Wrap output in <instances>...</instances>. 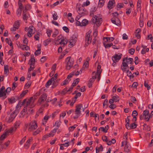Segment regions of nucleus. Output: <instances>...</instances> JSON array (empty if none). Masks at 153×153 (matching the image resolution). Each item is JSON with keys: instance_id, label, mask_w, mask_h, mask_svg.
Instances as JSON below:
<instances>
[{"instance_id": "1", "label": "nucleus", "mask_w": 153, "mask_h": 153, "mask_svg": "<svg viewBox=\"0 0 153 153\" xmlns=\"http://www.w3.org/2000/svg\"><path fill=\"white\" fill-rule=\"evenodd\" d=\"M35 99H34L33 97H30L26 102V105L24 107L22 112H25L27 109V108H32L34 107L35 105L33 104L35 101Z\"/></svg>"}, {"instance_id": "2", "label": "nucleus", "mask_w": 153, "mask_h": 153, "mask_svg": "<svg viewBox=\"0 0 153 153\" xmlns=\"http://www.w3.org/2000/svg\"><path fill=\"white\" fill-rule=\"evenodd\" d=\"M91 21L93 23L96 24L97 26L99 27L102 22V19L100 15L97 14L92 18Z\"/></svg>"}, {"instance_id": "3", "label": "nucleus", "mask_w": 153, "mask_h": 153, "mask_svg": "<svg viewBox=\"0 0 153 153\" xmlns=\"http://www.w3.org/2000/svg\"><path fill=\"white\" fill-rule=\"evenodd\" d=\"M82 107V104H80L76 106L75 111V115L73 117L74 119H77L81 115V112L80 110H81Z\"/></svg>"}, {"instance_id": "4", "label": "nucleus", "mask_w": 153, "mask_h": 153, "mask_svg": "<svg viewBox=\"0 0 153 153\" xmlns=\"http://www.w3.org/2000/svg\"><path fill=\"white\" fill-rule=\"evenodd\" d=\"M80 5L81 4H76V7L78 9L77 12L79 15H81V16H84L86 13L87 11L84 8V6H82V5L80 6Z\"/></svg>"}, {"instance_id": "5", "label": "nucleus", "mask_w": 153, "mask_h": 153, "mask_svg": "<svg viewBox=\"0 0 153 153\" xmlns=\"http://www.w3.org/2000/svg\"><path fill=\"white\" fill-rule=\"evenodd\" d=\"M65 61L67 62L66 69L69 70L73 66L74 61L71 57H68L66 58Z\"/></svg>"}, {"instance_id": "6", "label": "nucleus", "mask_w": 153, "mask_h": 153, "mask_svg": "<svg viewBox=\"0 0 153 153\" xmlns=\"http://www.w3.org/2000/svg\"><path fill=\"white\" fill-rule=\"evenodd\" d=\"M77 40V36L76 35H73L69 39V46L70 47H72L74 46Z\"/></svg>"}, {"instance_id": "7", "label": "nucleus", "mask_w": 153, "mask_h": 153, "mask_svg": "<svg viewBox=\"0 0 153 153\" xmlns=\"http://www.w3.org/2000/svg\"><path fill=\"white\" fill-rule=\"evenodd\" d=\"M91 32L89 31L86 34L85 41L86 42L85 45L88 46V45L91 42L92 39V36H91Z\"/></svg>"}, {"instance_id": "8", "label": "nucleus", "mask_w": 153, "mask_h": 153, "mask_svg": "<svg viewBox=\"0 0 153 153\" xmlns=\"http://www.w3.org/2000/svg\"><path fill=\"white\" fill-rule=\"evenodd\" d=\"M37 127L36 122L35 120L32 121L30 123L28 130L30 131H32L36 129Z\"/></svg>"}, {"instance_id": "9", "label": "nucleus", "mask_w": 153, "mask_h": 153, "mask_svg": "<svg viewBox=\"0 0 153 153\" xmlns=\"http://www.w3.org/2000/svg\"><path fill=\"white\" fill-rule=\"evenodd\" d=\"M21 123L20 121L18 120L16 121L14 124V127H11L7 131L8 133H12L15 131L17 128L19 126Z\"/></svg>"}, {"instance_id": "10", "label": "nucleus", "mask_w": 153, "mask_h": 153, "mask_svg": "<svg viewBox=\"0 0 153 153\" xmlns=\"http://www.w3.org/2000/svg\"><path fill=\"white\" fill-rule=\"evenodd\" d=\"M47 97V95L46 93H44L40 96L39 98L38 102L40 104L43 103L46 100Z\"/></svg>"}, {"instance_id": "11", "label": "nucleus", "mask_w": 153, "mask_h": 153, "mask_svg": "<svg viewBox=\"0 0 153 153\" xmlns=\"http://www.w3.org/2000/svg\"><path fill=\"white\" fill-rule=\"evenodd\" d=\"M119 55H118L117 54H115L114 55L112 56V59L113 62H118L122 56V54L119 53Z\"/></svg>"}, {"instance_id": "12", "label": "nucleus", "mask_w": 153, "mask_h": 153, "mask_svg": "<svg viewBox=\"0 0 153 153\" xmlns=\"http://www.w3.org/2000/svg\"><path fill=\"white\" fill-rule=\"evenodd\" d=\"M111 21L112 23L117 26L120 25V21L117 17H114L112 18L111 19Z\"/></svg>"}, {"instance_id": "13", "label": "nucleus", "mask_w": 153, "mask_h": 153, "mask_svg": "<svg viewBox=\"0 0 153 153\" xmlns=\"http://www.w3.org/2000/svg\"><path fill=\"white\" fill-rule=\"evenodd\" d=\"M33 28H34L33 27L32 25L29 27L30 30H29V31L27 33V36L29 37H31L32 35L34 33V32L33 31Z\"/></svg>"}, {"instance_id": "14", "label": "nucleus", "mask_w": 153, "mask_h": 153, "mask_svg": "<svg viewBox=\"0 0 153 153\" xmlns=\"http://www.w3.org/2000/svg\"><path fill=\"white\" fill-rule=\"evenodd\" d=\"M5 88L4 86H2L0 88V97H4L6 95Z\"/></svg>"}, {"instance_id": "15", "label": "nucleus", "mask_w": 153, "mask_h": 153, "mask_svg": "<svg viewBox=\"0 0 153 153\" xmlns=\"http://www.w3.org/2000/svg\"><path fill=\"white\" fill-rule=\"evenodd\" d=\"M96 76H93L92 78H91L89 80L88 83V86L89 88H90L91 87L92 83L94 81Z\"/></svg>"}, {"instance_id": "16", "label": "nucleus", "mask_w": 153, "mask_h": 153, "mask_svg": "<svg viewBox=\"0 0 153 153\" xmlns=\"http://www.w3.org/2000/svg\"><path fill=\"white\" fill-rule=\"evenodd\" d=\"M115 2L114 1L110 0L108 4L107 7L110 10L114 7V4Z\"/></svg>"}, {"instance_id": "17", "label": "nucleus", "mask_w": 153, "mask_h": 153, "mask_svg": "<svg viewBox=\"0 0 153 153\" xmlns=\"http://www.w3.org/2000/svg\"><path fill=\"white\" fill-rule=\"evenodd\" d=\"M19 47L23 50L27 51L29 49V48L28 46L24 45L19 44Z\"/></svg>"}, {"instance_id": "18", "label": "nucleus", "mask_w": 153, "mask_h": 153, "mask_svg": "<svg viewBox=\"0 0 153 153\" xmlns=\"http://www.w3.org/2000/svg\"><path fill=\"white\" fill-rule=\"evenodd\" d=\"M18 113V111L17 110H15L10 115V118H12L13 119H14L16 115Z\"/></svg>"}, {"instance_id": "19", "label": "nucleus", "mask_w": 153, "mask_h": 153, "mask_svg": "<svg viewBox=\"0 0 153 153\" xmlns=\"http://www.w3.org/2000/svg\"><path fill=\"white\" fill-rule=\"evenodd\" d=\"M55 80H56V79L54 77L51 78L50 79L53 83V85L52 87V88H54L57 85V83H56V82H55Z\"/></svg>"}, {"instance_id": "20", "label": "nucleus", "mask_w": 153, "mask_h": 153, "mask_svg": "<svg viewBox=\"0 0 153 153\" xmlns=\"http://www.w3.org/2000/svg\"><path fill=\"white\" fill-rule=\"evenodd\" d=\"M19 8L18 9L22 10L24 8V7L22 4V2L20 0H19L18 2Z\"/></svg>"}, {"instance_id": "21", "label": "nucleus", "mask_w": 153, "mask_h": 153, "mask_svg": "<svg viewBox=\"0 0 153 153\" xmlns=\"http://www.w3.org/2000/svg\"><path fill=\"white\" fill-rule=\"evenodd\" d=\"M130 117L129 116H128L127 117V119H128V121H127V120H126V122L127 123L126 125V128L128 129H131V125H130L129 123V119L128 118V117Z\"/></svg>"}, {"instance_id": "22", "label": "nucleus", "mask_w": 153, "mask_h": 153, "mask_svg": "<svg viewBox=\"0 0 153 153\" xmlns=\"http://www.w3.org/2000/svg\"><path fill=\"white\" fill-rule=\"evenodd\" d=\"M28 92L27 90H26L25 91H23L22 93L20 94L19 97V99H21L23 98L26 94V93Z\"/></svg>"}, {"instance_id": "23", "label": "nucleus", "mask_w": 153, "mask_h": 153, "mask_svg": "<svg viewBox=\"0 0 153 153\" xmlns=\"http://www.w3.org/2000/svg\"><path fill=\"white\" fill-rule=\"evenodd\" d=\"M125 60L126 61V63H127V64H131L133 63V59L131 58H128L127 57V58L125 59Z\"/></svg>"}, {"instance_id": "24", "label": "nucleus", "mask_w": 153, "mask_h": 153, "mask_svg": "<svg viewBox=\"0 0 153 153\" xmlns=\"http://www.w3.org/2000/svg\"><path fill=\"white\" fill-rule=\"evenodd\" d=\"M131 147L129 145H128L127 143L126 146V147L124 149V151L127 153L128 152L130 151Z\"/></svg>"}, {"instance_id": "25", "label": "nucleus", "mask_w": 153, "mask_h": 153, "mask_svg": "<svg viewBox=\"0 0 153 153\" xmlns=\"http://www.w3.org/2000/svg\"><path fill=\"white\" fill-rule=\"evenodd\" d=\"M57 129L58 128H55L53 130H52L49 134V137H53Z\"/></svg>"}, {"instance_id": "26", "label": "nucleus", "mask_w": 153, "mask_h": 153, "mask_svg": "<svg viewBox=\"0 0 153 153\" xmlns=\"http://www.w3.org/2000/svg\"><path fill=\"white\" fill-rule=\"evenodd\" d=\"M16 100V99L13 97H12L8 99V101L11 104L14 103Z\"/></svg>"}, {"instance_id": "27", "label": "nucleus", "mask_w": 153, "mask_h": 153, "mask_svg": "<svg viewBox=\"0 0 153 153\" xmlns=\"http://www.w3.org/2000/svg\"><path fill=\"white\" fill-rule=\"evenodd\" d=\"M105 3V0H99L98 3V6L101 7L103 6Z\"/></svg>"}, {"instance_id": "28", "label": "nucleus", "mask_w": 153, "mask_h": 153, "mask_svg": "<svg viewBox=\"0 0 153 153\" xmlns=\"http://www.w3.org/2000/svg\"><path fill=\"white\" fill-rule=\"evenodd\" d=\"M103 39H106V41H105V42H111L114 39V38L113 37H104Z\"/></svg>"}, {"instance_id": "29", "label": "nucleus", "mask_w": 153, "mask_h": 153, "mask_svg": "<svg viewBox=\"0 0 153 153\" xmlns=\"http://www.w3.org/2000/svg\"><path fill=\"white\" fill-rule=\"evenodd\" d=\"M127 57H125L123 59L122 64L123 65V66H124V67H125L127 68H129V66H128V64H127V63H126L125 62V59Z\"/></svg>"}, {"instance_id": "30", "label": "nucleus", "mask_w": 153, "mask_h": 153, "mask_svg": "<svg viewBox=\"0 0 153 153\" xmlns=\"http://www.w3.org/2000/svg\"><path fill=\"white\" fill-rule=\"evenodd\" d=\"M80 80L78 78L75 79L74 80L72 85V86H74L76 85L77 84L78 82H79Z\"/></svg>"}, {"instance_id": "31", "label": "nucleus", "mask_w": 153, "mask_h": 153, "mask_svg": "<svg viewBox=\"0 0 153 153\" xmlns=\"http://www.w3.org/2000/svg\"><path fill=\"white\" fill-rule=\"evenodd\" d=\"M41 48L40 47H39V49L36 51L34 53L35 55L36 56H38L39 54H40L41 53Z\"/></svg>"}, {"instance_id": "32", "label": "nucleus", "mask_w": 153, "mask_h": 153, "mask_svg": "<svg viewBox=\"0 0 153 153\" xmlns=\"http://www.w3.org/2000/svg\"><path fill=\"white\" fill-rule=\"evenodd\" d=\"M121 69L124 72H126V73H128V72L129 71V70L128 69H127V68L124 67V66H123V65L122 64V65H121Z\"/></svg>"}, {"instance_id": "33", "label": "nucleus", "mask_w": 153, "mask_h": 153, "mask_svg": "<svg viewBox=\"0 0 153 153\" xmlns=\"http://www.w3.org/2000/svg\"><path fill=\"white\" fill-rule=\"evenodd\" d=\"M90 116L91 117H94L96 118L98 117V119L99 118V115L98 114H94L93 112H91L90 113Z\"/></svg>"}, {"instance_id": "34", "label": "nucleus", "mask_w": 153, "mask_h": 153, "mask_svg": "<svg viewBox=\"0 0 153 153\" xmlns=\"http://www.w3.org/2000/svg\"><path fill=\"white\" fill-rule=\"evenodd\" d=\"M67 42L68 41L67 40H65L63 39H62L61 41L59 42V44L61 45L63 44L64 45H65L67 44Z\"/></svg>"}, {"instance_id": "35", "label": "nucleus", "mask_w": 153, "mask_h": 153, "mask_svg": "<svg viewBox=\"0 0 153 153\" xmlns=\"http://www.w3.org/2000/svg\"><path fill=\"white\" fill-rule=\"evenodd\" d=\"M81 21L82 22V26H85L88 23V21L86 19L81 20Z\"/></svg>"}, {"instance_id": "36", "label": "nucleus", "mask_w": 153, "mask_h": 153, "mask_svg": "<svg viewBox=\"0 0 153 153\" xmlns=\"http://www.w3.org/2000/svg\"><path fill=\"white\" fill-rule=\"evenodd\" d=\"M70 81V80H68L66 79L65 80L62 82L61 85L62 86L65 85L68 83Z\"/></svg>"}, {"instance_id": "37", "label": "nucleus", "mask_w": 153, "mask_h": 153, "mask_svg": "<svg viewBox=\"0 0 153 153\" xmlns=\"http://www.w3.org/2000/svg\"><path fill=\"white\" fill-rule=\"evenodd\" d=\"M20 25V24L18 21L14 22L13 26L16 27V28H18Z\"/></svg>"}, {"instance_id": "38", "label": "nucleus", "mask_w": 153, "mask_h": 153, "mask_svg": "<svg viewBox=\"0 0 153 153\" xmlns=\"http://www.w3.org/2000/svg\"><path fill=\"white\" fill-rule=\"evenodd\" d=\"M112 98L114 102H118L119 101V99L118 96H113L112 97Z\"/></svg>"}, {"instance_id": "39", "label": "nucleus", "mask_w": 153, "mask_h": 153, "mask_svg": "<svg viewBox=\"0 0 153 153\" xmlns=\"http://www.w3.org/2000/svg\"><path fill=\"white\" fill-rule=\"evenodd\" d=\"M41 131V128H38L35 131L33 132V134L34 135H36L37 134H39Z\"/></svg>"}, {"instance_id": "40", "label": "nucleus", "mask_w": 153, "mask_h": 153, "mask_svg": "<svg viewBox=\"0 0 153 153\" xmlns=\"http://www.w3.org/2000/svg\"><path fill=\"white\" fill-rule=\"evenodd\" d=\"M51 39H48L46 40L45 42V44H44V45L45 46H46L47 45H48L51 42Z\"/></svg>"}, {"instance_id": "41", "label": "nucleus", "mask_w": 153, "mask_h": 153, "mask_svg": "<svg viewBox=\"0 0 153 153\" xmlns=\"http://www.w3.org/2000/svg\"><path fill=\"white\" fill-rule=\"evenodd\" d=\"M77 126V125L76 124L74 125L73 126L70 127L68 128V129L70 131H72L76 128Z\"/></svg>"}, {"instance_id": "42", "label": "nucleus", "mask_w": 153, "mask_h": 153, "mask_svg": "<svg viewBox=\"0 0 153 153\" xmlns=\"http://www.w3.org/2000/svg\"><path fill=\"white\" fill-rule=\"evenodd\" d=\"M137 126V125L134 122L131 124V129H133L136 128Z\"/></svg>"}, {"instance_id": "43", "label": "nucleus", "mask_w": 153, "mask_h": 153, "mask_svg": "<svg viewBox=\"0 0 153 153\" xmlns=\"http://www.w3.org/2000/svg\"><path fill=\"white\" fill-rule=\"evenodd\" d=\"M35 60H32V59H30L29 61V64L30 65H34Z\"/></svg>"}, {"instance_id": "44", "label": "nucleus", "mask_w": 153, "mask_h": 153, "mask_svg": "<svg viewBox=\"0 0 153 153\" xmlns=\"http://www.w3.org/2000/svg\"><path fill=\"white\" fill-rule=\"evenodd\" d=\"M90 3L89 1L87 0L85 2H84L82 5L83 6H87L89 5Z\"/></svg>"}, {"instance_id": "45", "label": "nucleus", "mask_w": 153, "mask_h": 153, "mask_svg": "<svg viewBox=\"0 0 153 153\" xmlns=\"http://www.w3.org/2000/svg\"><path fill=\"white\" fill-rule=\"evenodd\" d=\"M113 45V43H109V44L108 43L106 44H104V45L105 48H110V47H111V46Z\"/></svg>"}, {"instance_id": "46", "label": "nucleus", "mask_w": 153, "mask_h": 153, "mask_svg": "<svg viewBox=\"0 0 153 153\" xmlns=\"http://www.w3.org/2000/svg\"><path fill=\"white\" fill-rule=\"evenodd\" d=\"M144 86L147 88L148 90H149L150 89L151 87L150 86L148 85V83H146V81H145L144 83Z\"/></svg>"}, {"instance_id": "47", "label": "nucleus", "mask_w": 153, "mask_h": 153, "mask_svg": "<svg viewBox=\"0 0 153 153\" xmlns=\"http://www.w3.org/2000/svg\"><path fill=\"white\" fill-rule=\"evenodd\" d=\"M31 8V6L29 4H27L25 6V8L26 10H29Z\"/></svg>"}, {"instance_id": "48", "label": "nucleus", "mask_w": 153, "mask_h": 153, "mask_svg": "<svg viewBox=\"0 0 153 153\" xmlns=\"http://www.w3.org/2000/svg\"><path fill=\"white\" fill-rule=\"evenodd\" d=\"M74 75V72H73L72 73L70 74L68 76L66 79L68 80H70L69 79L72 77Z\"/></svg>"}, {"instance_id": "49", "label": "nucleus", "mask_w": 153, "mask_h": 153, "mask_svg": "<svg viewBox=\"0 0 153 153\" xmlns=\"http://www.w3.org/2000/svg\"><path fill=\"white\" fill-rule=\"evenodd\" d=\"M101 68V66L100 65H98L97 67V71L96 73H101V71L100 69Z\"/></svg>"}, {"instance_id": "50", "label": "nucleus", "mask_w": 153, "mask_h": 153, "mask_svg": "<svg viewBox=\"0 0 153 153\" xmlns=\"http://www.w3.org/2000/svg\"><path fill=\"white\" fill-rule=\"evenodd\" d=\"M62 29L66 32L68 33L69 32V29L67 27L64 26L63 27Z\"/></svg>"}, {"instance_id": "51", "label": "nucleus", "mask_w": 153, "mask_h": 153, "mask_svg": "<svg viewBox=\"0 0 153 153\" xmlns=\"http://www.w3.org/2000/svg\"><path fill=\"white\" fill-rule=\"evenodd\" d=\"M143 115L144 116L149 115V110L146 109L144 111H143Z\"/></svg>"}, {"instance_id": "52", "label": "nucleus", "mask_w": 153, "mask_h": 153, "mask_svg": "<svg viewBox=\"0 0 153 153\" xmlns=\"http://www.w3.org/2000/svg\"><path fill=\"white\" fill-rule=\"evenodd\" d=\"M58 33V31L57 30H56L54 31V33H53L52 35V36L53 37H56V36H57Z\"/></svg>"}, {"instance_id": "53", "label": "nucleus", "mask_w": 153, "mask_h": 153, "mask_svg": "<svg viewBox=\"0 0 153 153\" xmlns=\"http://www.w3.org/2000/svg\"><path fill=\"white\" fill-rule=\"evenodd\" d=\"M34 68V65H30V67L28 69V73H29L31 71L33 70Z\"/></svg>"}, {"instance_id": "54", "label": "nucleus", "mask_w": 153, "mask_h": 153, "mask_svg": "<svg viewBox=\"0 0 153 153\" xmlns=\"http://www.w3.org/2000/svg\"><path fill=\"white\" fill-rule=\"evenodd\" d=\"M105 105H107V106L108 105V100L107 99H106L103 103V107H104Z\"/></svg>"}, {"instance_id": "55", "label": "nucleus", "mask_w": 153, "mask_h": 153, "mask_svg": "<svg viewBox=\"0 0 153 153\" xmlns=\"http://www.w3.org/2000/svg\"><path fill=\"white\" fill-rule=\"evenodd\" d=\"M52 82L49 80L46 83L45 85V86L47 88H48L49 86L51 84Z\"/></svg>"}, {"instance_id": "56", "label": "nucleus", "mask_w": 153, "mask_h": 153, "mask_svg": "<svg viewBox=\"0 0 153 153\" xmlns=\"http://www.w3.org/2000/svg\"><path fill=\"white\" fill-rule=\"evenodd\" d=\"M138 83L137 82H133V84L131 86V87H134L135 88H136L138 86Z\"/></svg>"}, {"instance_id": "57", "label": "nucleus", "mask_w": 153, "mask_h": 153, "mask_svg": "<svg viewBox=\"0 0 153 153\" xmlns=\"http://www.w3.org/2000/svg\"><path fill=\"white\" fill-rule=\"evenodd\" d=\"M58 16L57 13H55L53 15V19L54 20H56L57 19Z\"/></svg>"}, {"instance_id": "58", "label": "nucleus", "mask_w": 153, "mask_h": 153, "mask_svg": "<svg viewBox=\"0 0 153 153\" xmlns=\"http://www.w3.org/2000/svg\"><path fill=\"white\" fill-rule=\"evenodd\" d=\"M128 52L131 55H133L134 52V48H131L129 50Z\"/></svg>"}, {"instance_id": "59", "label": "nucleus", "mask_w": 153, "mask_h": 153, "mask_svg": "<svg viewBox=\"0 0 153 153\" xmlns=\"http://www.w3.org/2000/svg\"><path fill=\"white\" fill-rule=\"evenodd\" d=\"M22 10L17 9L16 11V14L18 16H20L22 13Z\"/></svg>"}, {"instance_id": "60", "label": "nucleus", "mask_w": 153, "mask_h": 153, "mask_svg": "<svg viewBox=\"0 0 153 153\" xmlns=\"http://www.w3.org/2000/svg\"><path fill=\"white\" fill-rule=\"evenodd\" d=\"M126 13L128 15L131 12V8H127L126 9Z\"/></svg>"}, {"instance_id": "61", "label": "nucleus", "mask_w": 153, "mask_h": 153, "mask_svg": "<svg viewBox=\"0 0 153 153\" xmlns=\"http://www.w3.org/2000/svg\"><path fill=\"white\" fill-rule=\"evenodd\" d=\"M81 93L80 92H78L77 94H76L75 96L74 97V98L75 99H76L78 97H79L81 96Z\"/></svg>"}, {"instance_id": "62", "label": "nucleus", "mask_w": 153, "mask_h": 153, "mask_svg": "<svg viewBox=\"0 0 153 153\" xmlns=\"http://www.w3.org/2000/svg\"><path fill=\"white\" fill-rule=\"evenodd\" d=\"M47 59V57L46 56H43L40 59V61L44 62Z\"/></svg>"}, {"instance_id": "63", "label": "nucleus", "mask_w": 153, "mask_h": 153, "mask_svg": "<svg viewBox=\"0 0 153 153\" xmlns=\"http://www.w3.org/2000/svg\"><path fill=\"white\" fill-rule=\"evenodd\" d=\"M23 19L25 21H27V19L28 18V16L27 15H26V14H23Z\"/></svg>"}, {"instance_id": "64", "label": "nucleus", "mask_w": 153, "mask_h": 153, "mask_svg": "<svg viewBox=\"0 0 153 153\" xmlns=\"http://www.w3.org/2000/svg\"><path fill=\"white\" fill-rule=\"evenodd\" d=\"M34 39H36V40H39V34H35L34 35Z\"/></svg>"}]
</instances>
